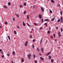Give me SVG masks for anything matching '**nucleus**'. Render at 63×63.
Masks as SVG:
<instances>
[{"label":"nucleus","instance_id":"nucleus-59","mask_svg":"<svg viewBox=\"0 0 63 63\" xmlns=\"http://www.w3.org/2000/svg\"><path fill=\"white\" fill-rule=\"evenodd\" d=\"M32 30H34V29H32Z\"/></svg>","mask_w":63,"mask_h":63},{"label":"nucleus","instance_id":"nucleus-25","mask_svg":"<svg viewBox=\"0 0 63 63\" xmlns=\"http://www.w3.org/2000/svg\"><path fill=\"white\" fill-rule=\"evenodd\" d=\"M49 11L50 13H52V11H51V10H49Z\"/></svg>","mask_w":63,"mask_h":63},{"label":"nucleus","instance_id":"nucleus-10","mask_svg":"<svg viewBox=\"0 0 63 63\" xmlns=\"http://www.w3.org/2000/svg\"><path fill=\"white\" fill-rule=\"evenodd\" d=\"M21 60L22 62H24V59L23 58H22Z\"/></svg>","mask_w":63,"mask_h":63},{"label":"nucleus","instance_id":"nucleus-36","mask_svg":"<svg viewBox=\"0 0 63 63\" xmlns=\"http://www.w3.org/2000/svg\"><path fill=\"white\" fill-rule=\"evenodd\" d=\"M44 21V19H43V18H42V23H43V22Z\"/></svg>","mask_w":63,"mask_h":63},{"label":"nucleus","instance_id":"nucleus-30","mask_svg":"<svg viewBox=\"0 0 63 63\" xmlns=\"http://www.w3.org/2000/svg\"><path fill=\"white\" fill-rule=\"evenodd\" d=\"M30 37L31 39H32V35H30Z\"/></svg>","mask_w":63,"mask_h":63},{"label":"nucleus","instance_id":"nucleus-11","mask_svg":"<svg viewBox=\"0 0 63 63\" xmlns=\"http://www.w3.org/2000/svg\"><path fill=\"white\" fill-rule=\"evenodd\" d=\"M39 17L40 18H42V15H39Z\"/></svg>","mask_w":63,"mask_h":63},{"label":"nucleus","instance_id":"nucleus-53","mask_svg":"<svg viewBox=\"0 0 63 63\" xmlns=\"http://www.w3.org/2000/svg\"><path fill=\"white\" fill-rule=\"evenodd\" d=\"M2 51V50L1 49H0V52Z\"/></svg>","mask_w":63,"mask_h":63},{"label":"nucleus","instance_id":"nucleus-6","mask_svg":"<svg viewBox=\"0 0 63 63\" xmlns=\"http://www.w3.org/2000/svg\"><path fill=\"white\" fill-rule=\"evenodd\" d=\"M15 15L17 17H19V15H18L16 14Z\"/></svg>","mask_w":63,"mask_h":63},{"label":"nucleus","instance_id":"nucleus-54","mask_svg":"<svg viewBox=\"0 0 63 63\" xmlns=\"http://www.w3.org/2000/svg\"><path fill=\"white\" fill-rule=\"evenodd\" d=\"M35 6H33V9H34V8L35 7Z\"/></svg>","mask_w":63,"mask_h":63},{"label":"nucleus","instance_id":"nucleus-48","mask_svg":"<svg viewBox=\"0 0 63 63\" xmlns=\"http://www.w3.org/2000/svg\"><path fill=\"white\" fill-rule=\"evenodd\" d=\"M35 63H37V61L36 60L35 61Z\"/></svg>","mask_w":63,"mask_h":63},{"label":"nucleus","instance_id":"nucleus-13","mask_svg":"<svg viewBox=\"0 0 63 63\" xmlns=\"http://www.w3.org/2000/svg\"><path fill=\"white\" fill-rule=\"evenodd\" d=\"M7 56H8V57H9V56H10V54L9 53H7Z\"/></svg>","mask_w":63,"mask_h":63},{"label":"nucleus","instance_id":"nucleus-64","mask_svg":"<svg viewBox=\"0 0 63 63\" xmlns=\"http://www.w3.org/2000/svg\"><path fill=\"white\" fill-rule=\"evenodd\" d=\"M54 18H55V17H54Z\"/></svg>","mask_w":63,"mask_h":63},{"label":"nucleus","instance_id":"nucleus-7","mask_svg":"<svg viewBox=\"0 0 63 63\" xmlns=\"http://www.w3.org/2000/svg\"><path fill=\"white\" fill-rule=\"evenodd\" d=\"M23 25L24 26H25V23H24V22H23Z\"/></svg>","mask_w":63,"mask_h":63},{"label":"nucleus","instance_id":"nucleus-9","mask_svg":"<svg viewBox=\"0 0 63 63\" xmlns=\"http://www.w3.org/2000/svg\"><path fill=\"white\" fill-rule=\"evenodd\" d=\"M41 50L42 52H44V48H41Z\"/></svg>","mask_w":63,"mask_h":63},{"label":"nucleus","instance_id":"nucleus-35","mask_svg":"<svg viewBox=\"0 0 63 63\" xmlns=\"http://www.w3.org/2000/svg\"><path fill=\"white\" fill-rule=\"evenodd\" d=\"M37 50H38V51L39 52V49L38 48H37Z\"/></svg>","mask_w":63,"mask_h":63},{"label":"nucleus","instance_id":"nucleus-16","mask_svg":"<svg viewBox=\"0 0 63 63\" xmlns=\"http://www.w3.org/2000/svg\"><path fill=\"white\" fill-rule=\"evenodd\" d=\"M26 11H25L24 12V15H25V14H26Z\"/></svg>","mask_w":63,"mask_h":63},{"label":"nucleus","instance_id":"nucleus-58","mask_svg":"<svg viewBox=\"0 0 63 63\" xmlns=\"http://www.w3.org/2000/svg\"><path fill=\"white\" fill-rule=\"evenodd\" d=\"M39 54L40 55H41V54L40 53H39Z\"/></svg>","mask_w":63,"mask_h":63},{"label":"nucleus","instance_id":"nucleus-56","mask_svg":"<svg viewBox=\"0 0 63 63\" xmlns=\"http://www.w3.org/2000/svg\"><path fill=\"white\" fill-rule=\"evenodd\" d=\"M11 62L12 63H14L13 61H11Z\"/></svg>","mask_w":63,"mask_h":63},{"label":"nucleus","instance_id":"nucleus-62","mask_svg":"<svg viewBox=\"0 0 63 63\" xmlns=\"http://www.w3.org/2000/svg\"><path fill=\"white\" fill-rule=\"evenodd\" d=\"M58 48H60V47H58Z\"/></svg>","mask_w":63,"mask_h":63},{"label":"nucleus","instance_id":"nucleus-61","mask_svg":"<svg viewBox=\"0 0 63 63\" xmlns=\"http://www.w3.org/2000/svg\"><path fill=\"white\" fill-rule=\"evenodd\" d=\"M1 43H2V42L1 41Z\"/></svg>","mask_w":63,"mask_h":63},{"label":"nucleus","instance_id":"nucleus-37","mask_svg":"<svg viewBox=\"0 0 63 63\" xmlns=\"http://www.w3.org/2000/svg\"><path fill=\"white\" fill-rule=\"evenodd\" d=\"M27 17L28 19H29V16H28V15L27 16Z\"/></svg>","mask_w":63,"mask_h":63},{"label":"nucleus","instance_id":"nucleus-20","mask_svg":"<svg viewBox=\"0 0 63 63\" xmlns=\"http://www.w3.org/2000/svg\"><path fill=\"white\" fill-rule=\"evenodd\" d=\"M8 39H9V40H11V39H10V36H8Z\"/></svg>","mask_w":63,"mask_h":63},{"label":"nucleus","instance_id":"nucleus-28","mask_svg":"<svg viewBox=\"0 0 63 63\" xmlns=\"http://www.w3.org/2000/svg\"><path fill=\"white\" fill-rule=\"evenodd\" d=\"M42 29H43V28H42V27H40V30H42Z\"/></svg>","mask_w":63,"mask_h":63},{"label":"nucleus","instance_id":"nucleus-50","mask_svg":"<svg viewBox=\"0 0 63 63\" xmlns=\"http://www.w3.org/2000/svg\"><path fill=\"white\" fill-rule=\"evenodd\" d=\"M34 25H37V24H36V23H34Z\"/></svg>","mask_w":63,"mask_h":63},{"label":"nucleus","instance_id":"nucleus-23","mask_svg":"<svg viewBox=\"0 0 63 63\" xmlns=\"http://www.w3.org/2000/svg\"><path fill=\"white\" fill-rule=\"evenodd\" d=\"M54 20V18H53L51 19V21H53Z\"/></svg>","mask_w":63,"mask_h":63},{"label":"nucleus","instance_id":"nucleus-4","mask_svg":"<svg viewBox=\"0 0 63 63\" xmlns=\"http://www.w3.org/2000/svg\"><path fill=\"white\" fill-rule=\"evenodd\" d=\"M61 32H59L58 35L59 37H61Z\"/></svg>","mask_w":63,"mask_h":63},{"label":"nucleus","instance_id":"nucleus-14","mask_svg":"<svg viewBox=\"0 0 63 63\" xmlns=\"http://www.w3.org/2000/svg\"><path fill=\"white\" fill-rule=\"evenodd\" d=\"M44 25H45L46 27L47 26V23H45L44 24Z\"/></svg>","mask_w":63,"mask_h":63},{"label":"nucleus","instance_id":"nucleus-32","mask_svg":"<svg viewBox=\"0 0 63 63\" xmlns=\"http://www.w3.org/2000/svg\"><path fill=\"white\" fill-rule=\"evenodd\" d=\"M24 6H26V3H24Z\"/></svg>","mask_w":63,"mask_h":63},{"label":"nucleus","instance_id":"nucleus-63","mask_svg":"<svg viewBox=\"0 0 63 63\" xmlns=\"http://www.w3.org/2000/svg\"><path fill=\"white\" fill-rule=\"evenodd\" d=\"M31 33H32V31L30 32Z\"/></svg>","mask_w":63,"mask_h":63},{"label":"nucleus","instance_id":"nucleus-22","mask_svg":"<svg viewBox=\"0 0 63 63\" xmlns=\"http://www.w3.org/2000/svg\"><path fill=\"white\" fill-rule=\"evenodd\" d=\"M47 34H50V31H48L47 32Z\"/></svg>","mask_w":63,"mask_h":63},{"label":"nucleus","instance_id":"nucleus-40","mask_svg":"<svg viewBox=\"0 0 63 63\" xmlns=\"http://www.w3.org/2000/svg\"><path fill=\"white\" fill-rule=\"evenodd\" d=\"M27 25H28V26H30V25H29V24H28V23H27Z\"/></svg>","mask_w":63,"mask_h":63},{"label":"nucleus","instance_id":"nucleus-60","mask_svg":"<svg viewBox=\"0 0 63 63\" xmlns=\"http://www.w3.org/2000/svg\"><path fill=\"white\" fill-rule=\"evenodd\" d=\"M55 41H56H56H57V40H56H56H55Z\"/></svg>","mask_w":63,"mask_h":63},{"label":"nucleus","instance_id":"nucleus-29","mask_svg":"<svg viewBox=\"0 0 63 63\" xmlns=\"http://www.w3.org/2000/svg\"><path fill=\"white\" fill-rule=\"evenodd\" d=\"M51 62L52 63H53V59H52L51 61Z\"/></svg>","mask_w":63,"mask_h":63},{"label":"nucleus","instance_id":"nucleus-24","mask_svg":"<svg viewBox=\"0 0 63 63\" xmlns=\"http://www.w3.org/2000/svg\"><path fill=\"white\" fill-rule=\"evenodd\" d=\"M60 21V19H59L57 21L58 22H59Z\"/></svg>","mask_w":63,"mask_h":63},{"label":"nucleus","instance_id":"nucleus-39","mask_svg":"<svg viewBox=\"0 0 63 63\" xmlns=\"http://www.w3.org/2000/svg\"><path fill=\"white\" fill-rule=\"evenodd\" d=\"M13 21H15V18H13Z\"/></svg>","mask_w":63,"mask_h":63},{"label":"nucleus","instance_id":"nucleus-38","mask_svg":"<svg viewBox=\"0 0 63 63\" xmlns=\"http://www.w3.org/2000/svg\"><path fill=\"white\" fill-rule=\"evenodd\" d=\"M60 13L61 15H62V11H61Z\"/></svg>","mask_w":63,"mask_h":63},{"label":"nucleus","instance_id":"nucleus-19","mask_svg":"<svg viewBox=\"0 0 63 63\" xmlns=\"http://www.w3.org/2000/svg\"><path fill=\"white\" fill-rule=\"evenodd\" d=\"M15 51H13V55H15Z\"/></svg>","mask_w":63,"mask_h":63},{"label":"nucleus","instance_id":"nucleus-44","mask_svg":"<svg viewBox=\"0 0 63 63\" xmlns=\"http://www.w3.org/2000/svg\"><path fill=\"white\" fill-rule=\"evenodd\" d=\"M53 36H54V38H55V34L54 33L53 34Z\"/></svg>","mask_w":63,"mask_h":63},{"label":"nucleus","instance_id":"nucleus-17","mask_svg":"<svg viewBox=\"0 0 63 63\" xmlns=\"http://www.w3.org/2000/svg\"><path fill=\"white\" fill-rule=\"evenodd\" d=\"M51 1L52 3H54V0H51Z\"/></svg>","mask_w":63,"mask_h":63},{"label":"nucleus","instance_id":"nucleus-12","mask_svg":"<svg viewBox=\"0 0 63 63\" xmlns=\"http://www.w3.org/2000/svg\"><path fill=\"white\" fill-rule=\"evenodd\" d=\"M33 57L34 59H35V57H36V55H35L33 54Z\"/></svg>","mask_w":63,"mask_h":63},{"label":"nucleus","instance_id":"nucleus-18","mask_svg":"<svg viewBox=\"0 0 63 63\" xmlns=\"http://www.w3.org/2000/svg\"><path fill=\"white\" fill-rule=\"evenodd\" d=\"M48 57L49 60H50L51 59V56H49Z\"/></svg>","mask_w":63,"mask_h":63},{"label":"nucleus","instance_id":"nucleus-49","mask_svg":"<svg viewBox=\"0 0 63 63\" xmlns=\"http://www.w3.org/2000/svg\"><path fill=\"white\" fill-rule=\"evenodd\" d=\"M20 8H21V7H22V5H20Z\"/></svg>","mask_w":63,"mask_h":63},{"label":"nucleus","instance_id":"nucleus-33","mask_svg":"<svg viewBox=\"0 0 63 63\" xmlns=\"http://www.w3.org/2000/svg\"><path fill=\"white\" fill-rule=\"evenodd\" d=\"M5 24H8V22H5Z\"/></svg>","mask_w":63,"mask_h":63},{"label":"nucleus","instance_id":"nucleus-51","mask_svg":"<svg viewBox=\"0 0 63 63\" xmlns=\"http://www.w3.org/2000/svg\"><path fill=\"white\" fill-rule=\"evenodd\" d=\"M32 41L33 42H35V39H33V40H32Z\"/></svg>","mask_w":63,"mask_h":63},{"label":"nucleus","instance_id":"nucleus-34","mask_svg":"<svg viewBox=\"0 0 63 63\" xmlns=\"http://www.w3.org/2000/svg\"><path fill=\"white\" fill-rule=\"evenodd\" d=\"M61 21H63L62 19H63V18H62V17H61Z\"/></svg>","mask_w":63,"mask_h":63},{"label":"nucleus","instance_id":"nucleus-41","mask_svg":"<svg viewBox=\"0 0 63 63\" xmlns=\"http://www.w3.org/2000/svg\"><path fill=\"white\" fill-rule=\"evenodd\" d=\"M61 32H62V31H63V29L61 28Z\"/></svg>","mask_w":63,"mask_h":63},{"label":"nucleus","instance_id":"nucleus-57","mask_svg":"<svg viewBox=\"0 0 63 63\" xmlns=\"http://www.w3.org/2000/svg\"><path fill=\"white\" fill-rule=\"evenodd\" d=\"M0 28H2V27L1 26H0Z\"/></svg>","mask_w":63,"mask_h":63},{"label":"nucleus","instance_id":"nucleus-5","mask_svg":"<svg viewBox=\"0 0 63 63\" xmlns=\"http://www.w3.org/2000/svg\"><path fill=\"white\" fill-rule=\"evenodd\" d=\"M50 53H51V52H49L46 55L47 56H48V55H49V54H50Z\"/></svg>","mask_w":63,"mask_h":63},{"label":"nucleus","instance_id":"nucleus-27","mask_svg":"<svg viewBox=\"0 0 63 63\" xmlns=\"http://www.w3.org/2000/svg\"><path fill=\"white\" fill-rule=\"evenodd\" d=\"M8 5H9V6H10V5H11V3L10 2H9L8 3Z\"/></svg>","mask_w":63,"mask_h":63},{"label":"nucleus","instance_id":"nucleus-47","mask_svg":"<svg viewBox=\"0 0 63 63\" xmlns=\"http://www.w3.org/2000/svg\"><path fill=\"white\" fill-rule=\"evenodd\" d=\"M2 58H4V55H2Z\"/></svg>","mask_w":63,"mask_h":63},{"label":"nucleus","instance_id":"nucleus-2","mask_svg":"<svg viewBox=\"0 0 63 63\" xmlns=\"http://www.w3.org/2000/svg\"><path fill=\"white\" fill-rule=\"evenodd\" d=\"M27 44H28V41H26V42L25 43V47H27Z\"/></svg>","mask_w":63,"mask_h":63},{"label":"nucleus","instance_id":"nucleus-42","mask_svg":"<svg viewBox=\"0 0 63 63\" xmlns=\"http://www.w3.org/2000/svg\"><path fill=\"white\" fill-rule=\"evenodd\" d=\"M17 27L18 28V29H19L20 28L19 27V26H17Z\"/></svg>","mask_w":63,"mask_h":63},{"label":"nucleus","instance_id":"nucleus-55","mask_svg":"<svg viewBox=\"0 0 63 63\" xmlns=\"http://www.w3.org/2000/svg\"><path fill=\"white\" fill-rule=\"evenodd\" d=\"M56 29H58V27H56Z\"/></svg>","mask_w":63,"mask_h":63},{"label":"nucleus","instance_id":"nucleus-1","mask_svg":"<svg viewBox=\"0 0 63 63\" xmlns=\"http://www.w3.org/2000/svg\"><path fill=\"white\" fill-rule=\"evenodd\" d=\"M27 56L28 57V58L29 59H31V54H29V55H27Z\"/></svg>","mask_w":63,"mask_h":63},{"label":"nucleus","instance_id":"nucleus-15","mask_svg":"<svg viewBox=\"0 0 63 63\" xmlns=\"http://www.w3.org/2000/svg\"><path fill=\"white\" fill-rule=\"evenodd\" d=\"M40 58L41 60H43V59H44V58H43L42 57H40Z\"/></svg>","mask_w":63,"mask_h":63},{"label":"nucleus","instance_id":"nucleus-31","mask_svg":"<svg viewBox=\"0 0 63 63\" xmlns=\"http://www.w3.org/2000/svg\"><path fill=\"white\" fill-rule=\"evenodd\" d=\"M32 47L33 48V49H34V45L33 44L32 45Z\"/></svg>","mask_w":63,"mask_h":63},{"label":"nucleus","instance_id":"nucleus-21","mask_svg":"<svg viewBox=\"0 0 63 63\" xmlns=\"http://www.w3.org/2000/svg\"><path fill=\"white\" fill-rule=\"evenodd\" d=\"M4 8H6V9H7L8 8H7V7H6V6H3Z\"/></svg>","mask_w":63,"mask_h":63},{"label":"nucleus","instance_id":"nucleus-8","mask_svg":"<svg viewBox=\"0 0 63 63\" xmlns=\"http://www.w3.org/2000/svg\"><path fill=\"white\" fill-rule=\"evenodd\" d=\"M49 21V20L48 19H46L45 20V21Z\"/></svg>","mask_w":63,"mask_h":63},{"label":"nucleus","instance_id":"nucleus-46","mask_svg":"<svg viewBox=\"0 0 63 63\" xmlns=\"http://www.w3.org/2000/svg\"><path fill=\"white\" fill-rule=\"evenodd\" d=\"M42 39H41L40 41V44H42Z\"/></svg>","mask_w":63,"mask_h":63},{"label":"nucleus","instance_id":"nucleus-43","mask_svg":"<svg viewBox=\"0 0 63 63\" xmlns=\"http://www.w3.org/2000/svg\"><path fill=\"white\" fill-rule=\"evenodd\" d=\"M50 38H51V39H53V36H51Z\"/></svg>","mask_w":63,"mask_h":63},{"label":"nucleus","instance_id":"nucleus-3","mask_svg":"<svg viewBox=\"0 0 63 63\" xmlns=\"http://www.w3.org/2000/svg\"><path fill=\"white\" fill-rule=\"evenodd\" d=\"M41 10L42 11V12H44V9L43 7H41Z\"/></svg>","mask_w":63,"mask_h":63},{"label":"nucleus","instance_id":"nucleus-26","mask_svg":"<svg viewBox=\"0 0 63 63\" xmlns=\"http://www.w3.org/2000/svg\"><path fill=\"white\" fill-rule=\"evenodd\" d=\"M14 34H17L16 32V31H14Z\"/></svg>","mask_w":63,"mask_h":63},{"label":"nucleus","instance_id":"nucleus-52","mask_svg":"<svg viewBox=\"0 0 63 63\" xmlns=\"http://www.w3.org/2000/svg\"><path fill=\"white\" fill-rule=\"evenodd\" d=\"M58 6L59 7L60 6V4H58Z\"/></svg>","mask_w":63,"mask_h":63},{"label":"nucleus","instance_id":"nucleus-45","mask_svg":"<svg viewBox=\"0 0 63 63\" xmlns=\"http://www.w3.org/2000/svg\"><path fill=\"white\" fill-rule=\"evenodd\" d=\"M51 30V28H50V27H49V30Z\"/></svg>","mask_w":63,"mask_h":63}]
</instances>
